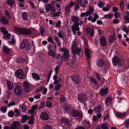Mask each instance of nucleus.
<instances>
[{
  "label": "nucleus",
  "instance_id": "40",
  "mask_svg": "<svg viewBox=\"0 0 129 129\" xmlns=\"http://www.w3.org/2000/svg\"><path fill=\"white\" fill-rule=\"evenodd\" d=\"M0 110L1 112L4 113H6L7 111V108L6 107L2 106L0 108Z\"/></svg>",
  "mask_w": 129,
  "mask_h": 129
},
{
  "label": "nucleus",
  "instance_id": "7",
  "mask_svg": "<svg viewBox=\"0 0 129 129\" xmlns=\"http://www.w3.org/2000/svg\"><path fill=\"white\" fill-rule=\"evenodd\" d=\"M15 75L17 77L20 79H23L24 77L23 71L21 69L18 70L16 72Z\"/></svg>",
  "mask_w": 129,
  "mask_h": 129
},
{
  "label": "nucleus",
  "instance_id": "1",
  "mask_svg": "<svg viewBox=\"0 0 129 129\" xmlns=\"http://www.w3.org/2000/svg\"><path fill=\"white\" fill-rule=\"evenodd\" d=\"M112 61L113 65L116 66L117 64L119 67H122V69H125L129 68V64H127L124 60L122 59L119 58L117 56H114L113 57Z\"/></svg>",
  "mask_w": 129,
  "mask_h": 129
},
{
  "label": "nucleus",
  "instance_id": "24",
  "mask_svg": "<svg viewBox=\"0 0 129 129\" xmlns=\"http://www.w3.org/2000/svg\"><path fill=\"white\" fill-rule=\"evenodd\" d=\"M22 17L23 19L26 20L27 21L28 19V14L27 12H24L22 13Z\"/></svg>",
  "mask_w": 129,
  "mask_h": 129
},
{
  "label": "nucleus",
  "instance_id": "2",
  "mask_svg": "<svg viewBox=\"0 0 129 129\" xmlns=\"http://www.w3.org/2000/svg\"><path fill=\"white\" fill-rule=\"evenodd\" d=\"M14 30L18 33L20 34H23L25 35H29L32 33H35L36 31L34 30V32L33 33L32 31L30 30L24 28H19L17 27L14 28Z\"/></svg>",
  "mask_w": 129,
  "mask_h": 129
},
{
  "label": "nucleus",
  "instance_id": "6",
  "mask_svg": "<svg viewBox=\"0 0 129 129\" xmlns=\"http://www.w3.org/2000/svg\"><path fill=\"white\" fill-rule=\"evenodd\" d=\"M77 45L75 43L72 44L71 48L73 53L75 56L77 54L78 55H79V53L80 52L81 50V48L79 47L77 48Z\"/></svg>",
  "mask_w": 129,
  "mask_h": 129
},
{
  "label": "nucleus",
  "instance_id": "64",
  "mask_svg": "<svg viewBox=\"0 0 129 129\" xmlns=\"http://www.w3.org/2000/svg\"><path fill=\"white\" fill-rule=\"evenodd\" d=\"M61 23V22L60 20H59L58 21L57 23L56 24V26L58 28H59V25Z\"/></svg>",
  "mask_w": 129,
  "mask_h": 129
},
{
  "label": "nucleus",
  "instance_id": "54",
  "mask_svg": "<svg viewBox=\"0 0 129 129\" xmlns=\"http://www.w3.org/2000/svg\"><path fill=\"white\" fill-rule=\"evenodd\" d=\"M104 3L100 1L98 4V6L100 8H102L104 6Z\"/></svg>",
  "mask_w": 129,
  "mask_h": 129
},
{
  "label": "nucleus",
  "instance_id": "21",
  "mask_svg": "<svg viewBox=\"0 0 129 129\" xmlns=\"http://www.w3.org/2000/svg\"><path fill=\"white\" fill-rule=\"evenodd\" d=\"M104 63V61L102 58L98 59L96 61V64L98 67H102Z\"/></svg>",
  "mask_w": 129,
  "mask_h": 129
},
{
  "label": "nucleus",
  "instance_id": "8",
  "mask_svg": "<svg viewBox=\"0 0 129 129\" xmlns=\"http://www.w3.org/2000/svg\"><path fill=\"white\" fill-rule=\"evenodd\" d=\"M22 92L21 88L20 85H17L15 87L14 92L16 95L19 96L21 95Z\"/></svg>",
  "mask_w": 129,
  "mask_h": 129
},
{
  "label": "nucleus",
  "instance_id": "51",
  "mask_svg": "<svg viewBox=\"0 0 129 129\" xmlns=\"http://www.w3.org/2000/svg\"><path fill=\"white\" fill-rule=\"evenodd\" d=\"M8 115L9 117H13L14 116V113L13 111L12 110L10 111L8 113Z\"/></svg>",
  "mask_w": 129,
  "mask_h": 129
},
{
  "label": "nucleus",
  "instance_id": "27",
  "mask_svg": "<svg viewBox=\"0 0 129 129\" xmlns=\"http://www.w3.org/2000/svg\"><path fill=\"white\" fill-rule=\"evenodd\" d=\"M3 51L6 54H9L12 51L11 49L5 46L3 48Z\"/></svg>",
  "mask_w": 129,
  "mask_h": 129
},
{
  "label": "nucleus",
  "instance_id": "18",
  "mask_svg": "<svg viewBox=\"0 0 129 129\" xmlns=\"http://www.w3.org/2000/svg\"><path fill=\"white\" fill-rule=\"evenodd\" d=\"M100 42L102 46L104 47L106 46L107 41L104 37L102 36L100 38Z\"/></svg>",
  "mask_w": 129,
  "mask_h": 129
},
{
  "label": "nucleus",
  "instance_id": "14",
  "mask_svg": "<svg viewBox=\"0 0 129 129\" xmlns=\"http://www.w3.org/2000/svg\"><path fill=\"white\" fill-rule=\"evenodd\" d=\"M6 84L7 85L8 89L9 90H12L14 88V84L12 82L8 80L6 81Z\"/></svg>",
  "mask_w": 129,
  "mask_h": 129
},
{
  "label": "nucleus",
  "instance_id": "36",
  "mask_svg": "<svg viewBox=\"0 0 129 129\" xmlns=\"http://www.w3.org/2000/svg\"><path fill=\"white\" fill-rule=\"evenodd\" d=\"M108 125L109 124L108 123H103L102 124L101 128L102 129H109Z\"/></svg>",
  "mask_w": 129,
  "mask_h": 129
},
{
  "label": "nucleus",
  "instance_id": "53",
  "mask_svg": "<svg viewBox=\"0 0 129 129\" xmlns=\"http://www.w3.org/2000/svg\"><path fill=\"white\" fill-rule=\"evenodd\" d=\"M46 106L48 107H51L52 106V104L49 101H47L46 102Z\"/></svg>",
  "mask_w": 129,
  "mask_h": 129
},
{
  "label": "nucleus",
  "instance_id": "57",
  "mask_svg": "<svg viewBox=\"0 0 129 129\" xmlns=\"http://www.w3.org/2000/svg\"><path fill=\"white\" fill-rule=\"evenodd\" d=\"M59 67L58 66H56L55 68V73L56 75L57 74L59 69Z\"/></svg>",
  "mask_w": 129,
  "mask_h": 129
},
{
  "label": "nucleus",
  "instance_id": "48",
  "mask_svg": "<svg viewBox=\"0 0 129 129\" xmlns=\"http://www.w3.org/2000/svg\"><path fill=\"white\" fill-rule=\"evenodd\" d=\"M5 35L3 37L4 38H6L7 39H9L10 37H11V35L10 34L7 33V34H4Z\"/></svg>",
  "mask_w": 129,
  "mask_h": 129
},
{
  "label": "nucleus",
  "instance_id": "30",
  "mask_svg": "<svg viewBox=\"0 0 129 129\" xmlns=\"http://www.w3.org/2000/svg\"><path fill=\"white\" fill-rule=\"evenodd\" d=\"M103 109L100 106H99L96 107L94 109V111L96 112H100L102 111Z\"/></svg>",
  "mask_w": 129,
  "mask_h": 129
},
{
  "label": "nucleus",
  "instance_id": "49",
  "mask_svg": "<svg viewBox=\"0 0 129 129\" xmlns=\"http://www.w3.org/2000/svg\"><path fill=\"white\" fill-rule=\"evenodd\" d=\"M8 4L10 6L12 5L14 3V1L13 0H8L7 1Z\"/></svg>",
  "mask_w": 129,
  "mask_h": 129
},
{
  "label": "nucleus",
  "instance_id": "5",
  "mask_svg": "<svg viewBox=\"0 0 129 129\" xmlns=\"http://www.w3.org/2000/svg\"><path fill=\"white\" fill-rule=\"evenodd\" d=\"M61 52H63V54L62 55V57L64 60H67L69 59V50L66 48L63 47L61 49Z\"/></svg>",
  "mask_w": 129,
  "mask_h": 129
},
{
  "label": "nucleus",
  "instance_id": "39",
  "mask_svg": "<svg viewBox=\"0 0 129 129\" xmlns=\"http://www.w3.org/2000/svg\"><path fill=\"white\" fill-rule=\"evenodd\" d=\"M4 13L5 15L7 17V19H10L11 18L10 14L7 10H5L4 12Z\"/></svg>",
  "mask_w": 129,
  "mask_h": 129
},
{
  "label": "nucleus",
  "instance_id": "63",
  "mask_svg": "<svg viewBox=\"0 0 129 129\" xmlns=\"http://www.w3.org/2000/svg\"><path fill=\"white\" fill-rule=\"evenodd\" d=\"M59 12H56L53 15V16L54 17L57 16H59Z\"/></svg>",
  "mask_w": 129,
  "mask_h": 129
},
{
  "label": "nucleus",
  "instance_id": "10",
  "mask_svg": "<svg viewBox=\"0 0 129 129\" xmlns=\"http://www.w3.org/2000/svg\"><path fill=\"white\" fill-rule=\"evenodd\" d=\"M30 84L28 81H24L23 82V86L25 92H28L29 90V87Z\"/></svg>",
  "mask_w": 129,
  "mask_h": 129
},
{
  "label": "nucleus",
  "instance_id": "34",
  "mask_svg": "<svg viewBox=\"0 0 129 129\" xmlns=\"http://www.w3.org/2000/svg\"><path fill=\"white\" fill-rule=\"evenodd\" d=\"M24 59L22 58H19L16 60V62L18 63H23L24 61Z\"/></svg>",
  "mask_w": 129,
  "mask_h": 129
},
{
  "label": "nucleus",
  "instance_id": "13",
  "mask_svg": "<svg viewBox=\"0 0 129 129\" xmlns=\"http://www.w3.org/2000/svg\"><path fill=\"white\" fill-rule=\"evenodd\" d=\"M28 41L27 39L23 40L20 45V48L21 49H23L26 47L27 44H28Z\"/></svg>",
  "mask_w": 129,
  "mask_h": 129
},
{
  "label": "nucleus",
  "instance_id": "44",
  "mask_svg": "<svg viewBox=\"0 0 129 129\" xmlns=\"http://www.w3.org/2000/svg\"><path fill=\"white\" fill-rule=\"evenodd\" d=\"M107 7H105L103 8V10L104 11H107L109 10V8L111 6L109 4L107 6Z\"/></svg>",
  "mask_w": 129,
  "mask_h": 129
},
{
  "label": "nucleus",
  "instance_id": "50",
  "mask_svg": "<svg viewBox=\"0 0 129 129\" xmlns=\"http://www.w3.org/2000/svg\"><path fill=\"white\" fill-rule=\"evenodd\" d=\"M82 2L81 0H76L75 2L74 5H79L81 4Z\"/></svg>",
  "mask_w": 129,
  "mask_h": 129
},
{
  "label": "nucleus",
  "instance_id": "17",
  "mask_svg": "<svg viewBox=\"0 0 129 129\" xmlns=\"http://www.w3.org/2000/svg\"><path fill=\"white\" fill-rule=\"evenodd\" d=\"M0 22L3 24H8L9 21L5 16H2L0 18Z\"/></svg>",
  "mask_w": 129,
  "mask_h": 129
},
{
  "label": "nucleus",
  "instance_id": "52",
  "mask_svg": "<svg viewBox=\"0 0 129 129\" xmlns=\"http://www.w3.org/2000/svg\"><path fill=\"white\" fill-rule=\"evenodd\" d=\"M31 47L30 43L28 42V44H27L26 46V49L27 51L30 50L31 49Z\"/></svg>",
  "mask_w": 129,
  "mask_h": 129
},
{
  "label": "nucleus",
  "instance_id": "60",
  "mask_svg": "<svg viewBox=\"0 0 129 129\" xmlns=\"http://www.w3.org/2000/svg\"><path fill=\"white\" fill-rule=\"evenodd\" d=\"M91 81L92 82L94 83L96 85L97 84V83L96 81L94 78H91Z\"/></svg>",
  "mask_w": 129,
  "mask_h": 129
},
{
  "label": "nucleus",
  "instance_id": "59",
  "mask_svg": "<svg viewBox=\"0 0 129 129\" xmlns=\"http://www.w3.org/2000/svg\"><path fill=\"white\" fill-rule=\"evenodd\" d=\"M120 15V13L119 12H115L114 14V17L116 18H118Z\"/></svg>",
  "mask_w": 129,
  "mask_h": 129
},
{
  "label": "nucleus",
  "instance_id": "55",
  "mask_svg": "<svg viewBox=\"0 0 129 129\" xmlns=\"http://www.w3.org/2000/svg\"><path fill=\"white\" fill-rule=\"evenodd\" d=\"M115 40V37L113 36H111L110 38L109 42L110 43L112 42Z\"/></svg>",
  "mask_w": 129,
  "mask_h": 129
},
{
  "label": "nucleus",
  "instance_id": "19",
  "mask_svg": "<svg viewBox=\"0 0 129 129\" xmlns=\"http://www.w3.org/2000/svg\"><path fill=\"white\" fill-rule=\"evenodd\" d=\"M72 80L77 84H79V77L78 75H74L72 76Z\"/></svg>",
  "mask_w": 129,
  "mask_h": 129
},
{
  "label": "nucleus",
  "instance_id": "9",
  "mask_svg": "<svg viewBox=\"0 0 129 129\" xmlns=\"http://www.w3.org/2000/svg\"><path fill=\"white\" fill-rule=\"evenodd\" d=\"M45 8H46V10L47 13H49L50 10L52 12H54L55 11V8L50 4H48L45 5Z\"/></svg>",
  "mask_w": 129,
  "mask_h": 129
},
{
  "label": "nucleus",
  "instance_id": "29",
  "mask_svg": "<svg viewBox=\"0 0 129 129\" xmlns=\"http://www.w3.org/2000/svg\"><path fill=\"white\" fill-rule=\"evenodd\" d=\"M71 20L73 22L76 23L79 21V19L77 16H73L72 17Z\"/></svg>",
  "mask_w": 129,
  "mask_h": 129
},
{
  "label": "nucleus",
  "instance_id": "20",
  "mask_svg": "<svg viewBox=\"0 0 129 129\" xmlns=\"http://www.w3.org/2000/svg\"><path fill=\"white\" fill-rule=\"evenodd\" d=\"M85 31L87 34H89L91 36H93L94 30L92 28H87L85 29Z\"/></svg>",
  "mask_w": 129,
  "mask_h": 129
},
{
  "label": "nucleus",
  "instance_id": "31",
  "mask_svg": "<svg viewBox=\"0 0 129 129\" xmlns=\"http://www.w3.org/2000/svg\"><path fill=\"white\" fill-rule=\"evenodd\" d=\"M32 75L33 78L37 80H39L40 79L39 75L36 73H32Z\"/></svg>",
  "mask_w": 129,
  "mask_h": 129
},
{
  "label": "nucleus",
  "instance_id": "35",
  "mask_svg": "<svg viewBox=\"0 0 129 129\" xmlns=\"http://www.w3.org/2000/svg\"><path fill=\"white\" fill-rule=\"evenodd\" d=\"M65 10L66 15L68 16L70 11L69 8V6L68 5H67L66 6Z\"/></svg>",
  "mask_w": 129,
  "mask_h": 129
},
{
  "label": "nucleus",
  "instance_id": "62",
  "mask_svg": "<svg viewBox=\"0 0 129 129\" xmlns=\"http://www.w3.org/2000/svg\"><path fill=\"white\" fill-rule=\"evenodd\" d=\"M15 112L16 114V116H18L20 115V112L17 109H15Z\"/></svg>",
  "mask_w": 129,
  "mask_h": 129
},
{
  "label": "nucleus",
  "instance_id": "4",
  "mask_svg": "<svg viewBox=\"0 0 129 129\" xmlns=\"http://www.w3.org/2000/svg\"><path fill=\"white\" fill-rule=\"evenodd\" d=\"M83 21L82 20H80L79 23L76 22L71 27L72 30L73 32V34L76 35V31L79 30L80 28L79 27V26L80 25L81 26L83 23Z\"/></svg>",
  "mask_w": 129,
  "mask_h": 129
},
{
  "label": "nucleus",
  "instance_id": "45",
  "mask_svg": "<svg viewBox=\"0 0 129 129\" xmlns=\"http://www.w3.org/2000/svg\"><path fill=\"white\" fill-rule=\"evenodd\" d=\"M113 14L112 13H110L109 14L105 15L104 16V17L106 18H108L109 19L111 18L112 16H113Z\"/></svg>",
  "mask_w": 129,
  "mask_h": 129
},
{
  "label": "nucleus",
  "instance_id": "11",
  "mask_svg": "<svg viewBox=\"0 0 129 129\" xmlns=\"http://www.w3.org/2000/svg\"><path fill=\"white\" fill-rule=\"evenodd\" d=\"M40 117L43 120H47L49 118L48 114L46 112H44L41 113L40 115Z\"/></svg>",
  "mask_w": 129,
  "mask_h": 129
},
{
  "label": "nucleus",
  "instance_id": "28",
  "mask_svg": "<svg viewBox=\"0 0 129 129\" xmlns=\"http://www.w3.org/2000/svg\"><path fill=\"white\" fill-rule=\"evenodd\" d=\"M61 122L62 123H63L66 124H69L70 121L69 119L66 118H62L61 119Z\"/></svg>",
  "mask_w": 129,
  "mask_h": 129
},
{
  "label": "nucleus",
  "instance_id": "23",
  "mask_svg": "<svg viewBox=\"0 0 129 129\" xmlns=\"http://www.w3.org/2000/svg\"><path fill=\"white\" fill-rule=\"evenodd\" d=\"M83 125L86 129H89L90 128V122L86 121L83 122Z\"/></svg>",
  "mask_w": 129,
  "mask_h": 129
},
{
  "label": "nucleus",
  "instance_id": "41",
  "mask_svg": "<svg viewBox=\"0 0 129 129\" xmlns=\"http://www.w3.org/2000/svg\"><path fill=\"white\" fill-rule=\"evenodd\" d=\"M1 31L3 33V34H5L8 33V31H7L6 28L4 27H2L1 28Z\"/></svg>",
  "mask_w": 129,
  "mask_h": 129
},
{
  "label": "nucleus",
  "instance_id": "25",
  "mask_svg": "<svg viewBox=\"0 0 129 129\" xmlns=\"http://www.w3.org/2000/svg\"><path fill=\"white\" fill-rule=\"evenodd\" d=\"M48 54L49 55L51 56L53 58H54L56 56V53L53 51H48Z\"/></svg>",
  "mask_w": 129,
  "mask_h": 129
},
{
  "label": "nucleus",
  "instance_id": "47",
  "mask_svg": "<svg viewBox=\"0 0 129 129\" xmlns=\"http://www.w3.org/2000/svg\"><path fill=\"white\" fill-rule=\"evenodd\" d=\"M63 32L62 31L59 30L58 33V35L60 38H62L63 37Z\"/></svg>",
  "mask_w": 129,
  "mask_h": 129
},
{
  "label": "nucleus",
  "instance_id": "16",
  "mask_svg": "<svg viewBox=\"0 0 129 129\" xmlns=\"http://www.w3.org/2000/svg\"><path fill=\"white\" fill-rule=\"evenodd\" d=\"M113 98L111 96H109L106 97L105 103L107 106H108L111 104L112 102Z\"/></svg>",
  "mask_w": 129,
  "mask_h": 129
},
{
  "label": "nucleus",
  "instance_id": "56",
  "mask_svg": "<svg viewBox=\"0 0 129 129\" xmlns=\"http://www.w3.org/2000/svg\"><path fill=\"white\" fill-rule=\"evenodd\" d=\"M15 102L12 101L11 103H9L7 105V107H10L11 106H12L15 105Z\"/></svg>",
  "mask_w": 129,
  "mask_h": 129
},
{
  "label": "nucleus",
  "instance_id": "46",
  "mask_svg": "<svg viewBox=\"0 0 129 129\" xmlns=\"http://www.w3.org/2000/svg\"><path fill=\"white\" fill-rule=\"evenodd\" d=\"M43 129H52L51 126L49 124H46L44 125Z\"/></svg>",
  "mask_w": 129,
  "mask_h": 129
},
{
  "label": "nucleus",
  "instance_id": "61",
  "mask_svg": "<svg viewBox=\"0 0 129 129\" xmlns=\"http://www.w3.org/2000/svg\"><path fill=\"white\" fill-rule=\"evenodd\" d=\"M126 17H129V11H127L126 12V16L124 17V18L125 20H126Z\"/></svg>",
  "mask_w": 129,
  "mask_h": 129
},
{
  "label": "nucleus",
  "instance_id": "38",
  "mask_svg": "<svg viewBox=\"0 0 129 129\" xmlns=\"http://www.w3.org/2000/svg\"><path fill=\"white\" fill-rule=\"evenodd\" d=\"M19 108L21 111L23 112H24L25 110V106L24 105H19Z\"/></svg>",
  "mask_w": 129,
  "mask_h": 129
},
{
  "label": "nucleus",
  "instance_id": "12",
  "mask_svg": "<svg viewBox=\"0 0 129 129\" xmlns=\"http://www.w3.org/2000/svg\"><path fill=\"white\" fill-rule=\"evenodd\" d=\"M87 99L86 95L84 94H80L78 95V100L81 102L85 101Z\"/></svg>",
  "mask_w": 129,
  "mask_h": 129
},
{
  "label": "nucleus",
  "instance_id": "58",
  "mask_svg": "<svg viewBox=\"0 0 129 129\" xmlns=\"http://www.w3.org/2000/svg\"><path fill=\"white\" fill-rule=\"evenodd\" d=\"M45 32V30L43 27H41L40 29V33L42 34H43Z\"/></svg>",
  "mask_w": 129,
  "mask_h": 129
},
{
  "label": "nucleus",
  "instance_id": "33",
  "mask_svg": "<svg viewBox=\"0 0 129 129\" xmlns=\"http://www.w3.org/2000/svg\"><path fill=\"white\" fill-rule=\"evenodd\" d=\"M85 52L87 58H89L90 57V49H85Z\"/></svg>",
  "mask_w": 129,
  "mask_h": 129
},
{
  "label": "nucleus",
  "instance_id": "37",
  "mask_svg": "<svg viewBox=\"0 0 129 129\" xmlns=\"http://www.w3.org/2000/svg\"><path fill=\"white\" fill-rule=\"evenodd\" d=\"M63 108L66 111H67L70 110V108L69 105L67 104H65L63 106Z\"/></svg>",
  "mask_w": 129,
  "mask_h": 129
},
{
  "label": "nucleus",
  "instance_id": "42",
  "mask_svg": "<svg viewBox=\"0 0 129 129\" xmlns=\"http://www.w3.org/2000/svg\"><path fill=\"white\" fill-rule=\"evenodd\" d=\"M61 86L62 84H57L55 86V88L56 90H58L61 88Z\"/></svg>",
  "mask_w": 129,
  "mask_h": 129
},
{
  "label": "nucleus",
  "instance_id": "22",
  "mask_svg": "<svg viewBox=\"0 0 129 129\" xmlns=\"http://www.w3.org/2000/svg\"><path fill=\"white\" fill-rule=\"evenodd\" d=\"M19 125V123L18 122L14 121L13 124L11 125L10 129H15Z\"/></svg>",
  "mask_w": 129,
  "mask_h": 129
},
{
  "label": "nucleus",
  "instance_id": "3",
  "mask_svg": "<svg viewBox=\"0 0 129 129\" xmlns=\"http://www.w3.org/2000/svg\"><path fill=\"white\" fill-rule=\"evenodd\" d=\"M71 114L72 116L74 118L78 117L76 118L77 120L81 119L83 117V114L81 111H78L74 109H73L72 111Z\"/></svg>",
  "mask_w": 129,
  "mask_h": 129
},
{
  "label": "nucleus",
  "instance_id": "32",
  "mask_svg": "<svg viewBox=\"0 0 129 129\" xmlns=\"http://www.w3.org/2000/svg\"><path fill=\"white\" fill-rule=\"evenodd\" d=\"M29 117H27L26 115H23L22 118L21 119V122L23 123L26 122V120L28 119Z\"/></svg>",
  "mask_w": 129,
  "mask_h": 129
},
{
  "label": "nucleus",
  "instance_id": "43",
  "mask_svg": "<svg viewBox=\"0 0 129 129\" xmlns=\"http://www.w3.org/2000/svg\"><path fill=\"white\" fill-rule=\"evenodd\" d=\"M9 43L10 44L14 43L15 42V39L14 38V35H13L12 36V38L11 40H9L8 41Z\"/></svg>",
  "mask_w": 129,
  "mask_h": 129
},
{
  "label": "nucleus",
  "instance_id": "26",
  "mask_svg": "<svg viewBox=\"0 0 129 129\" xmlns=\"http://www.w3.org/2000/svg\"><path fill=\"white\" fill-rule=\"evenodd\" d=\"M115 115L117 117L122 118H124L125 116V113L124 112L123 113H119L116 112L115 114Z\"/></svg>",
  "mask_w": 129,
  "mask_h": 129
},
{
  "label": "nucleus",
  "instance_id": "15",
  "mask_svg": "<svg viewBox=\"0 0 129 129\" xmlns=\"http://www.w3.org/2000/svg\"><path fill=\"white\" fill-rule=\"evenodd\" d=\"M108 92V89L107 88H102L100 91V93L102 96H105Z\"/></svg>",
  "mask_w": 129,
  "mask_h": 129
}]
</instances>
